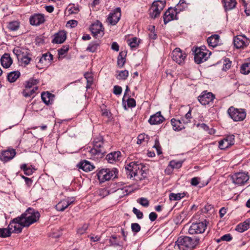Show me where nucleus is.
<instances>
[{
  "label": "nucleus",
  "instance_id": "nucleus-26",
  "mask_svg": "<svg viewBox=\"0 0 250 250\" xmlns=\"http://www.w3.org/2000/svg\"><path fill=\"white\" fill-rule=\"evenodd\" d=\"M14 149L4 151L1 155V159L3 161L6 162L12 159L15 155Z\"/></svg>",
  "mask_w": 250,
  "mask_h": 250
},
{
  "label": "nucleus",
  "instance_id": "nucleus-22",
  "mask_svg": "<svg viewBox=\"0 0 250 250\" xmlns=\"http://www.w3.org/2000/svg\"><path fill=\"white\" fill-rule=\"evenodd\" d=\"M0 62L4 68H7L11 65L13 61L9 54L5 53L0 58Z\"/></svg>",
  "mask_w": 250,
  "mask_h": 250
},
{
  "label": "nucleus",
  "instance_id": "nucleus-50",
  "mask_svg": "<svg viewBox=\"0 0 250 250\" xmlns=\"http://www.w3.org/2000/svg\"><path fill=\"white\" fill-rule=\"evenodd\" d=\"M191 110H189L188 113L185 115V117L182 118V121L184 124H188L190 122L191 119Z\"/></svg>",
  "mask_w": 250,
  "mask_h": 250
},
{
  "label": "nucleus",
  "instance_id": "nucleus-63",
  "mask_svg": "<svg viewBox=\"0 0 250 250\" xmlns=\"http://www.w3.org/2000/svg\"><path fill=\"white\" fill-rule=\"evenodd\" d=\"M229 145L228 143H225L222 144L221 143V140L219 142V147L221 149H224L225 148H227L229 147Z\"/></svg>",
  "mask_w": 250,
  "mask_h": 250
},
{
  "label": "nucleus",
  "instance_id": "nucleus-38",
  "mask_svg": "<svg viewBox=\"0 0 250 250\" xmlns=\"http://www.w3.org/2000/svg\"><path fill=\"white\" fill-rule=\"evenodd\" d=\"M187 8V5L186 3L185 0H180L175 9L178 13H180L181 11L184 10Z\"/></svg>",
  "mask_w": 250,
  "mask_h": 250
},
{
  "label": "nucleus",
  "instance_id": "nucleus-21",
  "mask_svg": "<svg viewBox=\"0 0 250 250\" xmlns=\"http://www.w3.org/2000/svg\"><path fill=\"white\" fill-rule=\"evenodd\" d=\"M66 39V32L64 30L59 31L54 35L52 42L53 43H62Z\"/></svg>",
  "mask_w": 250,
  "mask_h": 250
},
{
  "label": "nucleus",
  "instance_id": "nucleus-37",
  "mask_svg": "<svg viewBox=\"0 0 250 250\" xmlns=\"http://www.w3.org/2000/svg\"><path fill=\"white\" fill-rule=\"evenodd\" d=\"M38 83L37 79H29L25 82L24 88L32 89L34 87H37L36 84Z\"/></svg>",
  "mask_w": 250,
  "mask_h": 250
},
{
  "label": "nucleus",
  "instance_id": "nucleus-4",
  "mask_svg": "<svg viewBox=\"0 0 250 250\" xmlns=\"http://www.w3.org/2000/svg\"><path fill=\"white\" fill-rule=\"evenodd\" d=\"M22 221L26 227H29L32 224L37 222L40 217V213L35 209L29 208L21 214Z\"/></svg>",
  "mask_w": 250,
  "mask_h": 250
},
{
  "label": "nucleus",
  "instance_id": "nucleus-57",
  "mask_svg": "<svg viewBox=\"0 0 250 250\" xmlns=\"http://www.w3.org/2000/svg\"><path fill=\"white\" fill-rule=\"evenodd\" d=\"M232 239V236L230 234H226L222 236L220 239H218L217 241L219 242L221 240L225 241H230Z\"/></svg>",
  "mask_w": 250,
  "mask_h": 250
},
{
  "label": "nucleus",
  "instance_id": "nucleus-9",
  "mask_svg": "<svg viewBox=\"0 0 250 250\" xmlns=\"http://www.w3.org/2000/svg\"><path fill=\"white\" fill-rule=\"evenodd\" d=\"M208 222L205 220L202 222L192 223L188 228V233L190 234L203 233L207 229Z\"/></svg>",
  "mask_w": 250,
  "mask_h": 250
},
{
  "label": "nucleus",
  "instance_id": "nucleus-51",
  "mask_svg": "<svg viewBox=\"0 0 250 250\" xmlns=\"http://www.w3.org/2000/svg\"><path fill=\"white\" fill-rule=\"evenodd\" d=\"M154 26H150L149 30L150 31L149 33V37L151 40H155L157 38V35L154 31Z\"/></svg>",
  "mask_w": 250,
  "mask_h": 250
},
{
  "label": "nucleus",
  "instance_id": "nucleus-16",
  "mask_svg": "<svg viewBox=\"0 0 250 250\" xmlns=\"http://www.w3.org/2000/svg\"><path fill=\"white\" fill-rule=\"evenodd\" d=\"M179 13L175 8H169L164 15V22L167 24L171 21L177 20V15Z\"/></svg>",
  "mask_w": 250,
  "mask_h": 250
},
{
  "label": "nucleus",
  "instance_id": "nucleus-11",
  "mask_svg": "<svg viewBox=\"0 0 250 250\" xmlns=\"http://www.w3.org/2000/svg\"><path fill=\"white\" fill-rule=\"evenodd\" d=\"M233 183L237 186L244 185L249 179L248 173L241 172L236 173L231 176Z\"/></svg>",
  "mask_w": 250,
  "mask_h": 250
},
{
  "label": "nucleus",
  "instance_id": "nucleus-45",
  "mask_svg": "<svg viewBox=\"0 0 250 250\" xmlns=\"http://www.w3.org/2000/svg\"><path fill=\"white\" fill-rule=\"evenodd\" d=\"M241 73L243 74H248L250 73V62L244 63L241 67Z\"/></svg>",
  "mask_w": 250,
  "mask_h": 250
},
{
  "label": "nucleus",
  "instance_id": "nucleus-32",
  "mask_svg": "<svg viewBox=\"0 0 250 250\" xmlns=\"http://www.w3.org/2000/svg\"><path fill=\"white\" fill-rule=\"evenodd\" d=\"M224 3V6L226 10H230L233 9L236 5L235 0H222Z\"/></svg>",
  "mask_w": 250,
  "mask_h": 250
},
{
  "label": "nucleus",
  "instance_id": "nucleus-23",
  "mask_svg": "<svg viewBox=\"0 0 250 250\" xmlns=\"http://www.w3.org/2000/svg\"><path fill=\"white\" fill-rule=\"evenodd\" d=\"M121 152L120 151H114L111 152L106 157V159L109 163H114L120 160Z\"/></svg>",
  "mask_w": 250,
  "mask_h": 250
},
{
  "label": "nucleus",
  "instance_id": "nucleus-35",
  "mask_svg": "<svg viewBox=\"0 0 250 250\" xmlns=\"http://www.w3.org/2000/svg\"><path fill=\"white\" fill-rule=\"evenodd\" d=\"M186 196L185 192L182 193H171L169 195V200L171 201H177L180 200L182 198H184Z\"/></svg>",
  "mask_w": 250,
  "mask_h": 250
},
{
  "label": "nucleus",
  "instance_id": "nucleus-17",
  "mask_svg": "<svg viewBox=\"0 0 250 250\" xmlns=\"http://www.w3.org/2000/svg\"><path fill=\"white\" fill-rule=\"evenodd\" d=\"M29 21L32 25L39 26L44 22V15L40 13L34 14L30 17Z\"/></svg>",
  "mask_w": 250,
  "mask_h": 250
},
{
  "label": "nucleus",
  "instance_id": "nucleus-12",
  "mask_svg": "<svg viewBox=\"0 0 250 250\" xmlns=\"http://www.w3.org/2000/svg\"><path fill=\"white\" fill-rule=\"evenodd\" d=\"M194 53V61L198 64L207 61L210 55V52L208 53V51L203 50L201 48H196Z\"/></svg>",
  "mask_w": 250,
  "mask_h": 250
},
{
  "label": "nucleus",
  "instance_id": "nucleus-59",
  "mask_svg": "<svg viewBox=\"0 0 250 250\" xmlns=\"http://www.w3.org/2000/svg\"><path fill=\"white\" fill-rule=\"evenodd\" d=\"M154 147L156 149L158 154L162 153L161 148L158 139H156L155 141V145L154 146Z\"/></svg>",
  "mask_w": 250,
  "mask_h": 250
},
{
  "label": "nucleus",
  "instance_id": "nucleus-56",
  "mask_svg": "<svg viewBox=\"0 0 250 250\" xmlns=\"http://www.w3.org/2000/svg\"><path fill=\"white\" fill-rule=\"evenodd\" d=\"M69 47L68 45H64L58 50V54L60 55H63L68 51Z\"/></svg>",
  "mask_w": 250,
  "mask_h": 250
},
{
  "label": "nucleus",
  "instance_id": "nucleus-27",
  "mask_svg": "<svg viewBox=\"0 0 250 250\" xmlns=\"http://www.w3.org/2000/svg\"><path fill=\"white\" fill-rule=\"evenodd\" d=\"M207 42L210 46L215 47L220 44V37L218 35H213L208 38Z\"/></svg>",
  "mask_w": 250,
  "mask_h": 250
},
{
  "label": "nucleus",
  "instance_id": "nucleus-36",
  "mask_svg": "<svg viewBox=\"0 0 250 250\" xmlns=\"http://www.w3.org/2000/svg\"><path fill=\"white\" fill-rule=\"evenodd\" d=\"M127 42L131 48L135 49L139 45V40L136 37H133L128 39Z\"/></svg>",
  "mask_w": 250,
  "mask_h": 250
},
{
  "label": "nucleus",
  "instance_id": "nucleus-14",
  "mask_svg": "<svg viewBox=\"0 0 250 250\" xmlns=\"http://www.w3.org/2000/svg\"><path fill=\"white\" fill-rule=\"evenodd\" d=\"M90 30L94 37H102L104 35V28L102 23L97 21L93 23L90 27Z\"/></svg>",
  "mask_w": 250,
  "mask_h": 250
},
{
  "label": "nucleus",
  "instance_id": "nucleus-39",
  "mask_svg": "<svg viewBox=\"0 0 250 250\" xmlns=\"http://www.w3.org/2000/svg\"><path fill=\"white\" fill-rule=\"evenodd\" d=\"M19 27L20 23L16 21L9 22L7 25V28L10 31H16Z\"/></svg>",
  "mask_w": 250,
  "mask_h": 250
},
{
  "label": "nucleus",
  "instance_id": "nucleus-43",
  "mask_svg": "<svg viewBox=\"0 0 250 250\" xmlns=\"http://www.w3.org/2000/svg\"><path fill=\"white\" fill-rule=\"evenodd\" d=\"M67 10L68 14H77L79 11L78 6L74 4H69L67 8Z\"/></svg>",
  "mask_w": 250,
  "mask_h": 250
},
{
  "label": "nucleus",
  "instance_id": "nucleus-10",
  "mask_svg": "<svg viewBox=\"0 0 250 250\" xmlns=\"http://www.w3.org/2000/svg\"><path fill=\"white\" fill-rule=\"evenodd\" d=\"M187 54L179 48H176L172 52V59L177 63L183 65L185 64Z\"/></svg>",
  "mask_w": 250,
  "mask_h": 250
},
{
  "label": "nucleus",
  "instance_id": "nucleus-49",
  "mask_svg": "<svg viewBox=\"0 0 250 250\" xmlns=\"http://www.w3.org/2000/svg\"><path fill=\"white\" fill-rule=\"evenodd\" d=\"M137 203L144 207H147L149 205V202L146 198H139L137 200Z\"/></svg>",
  "mask_w": 250,
  "mask_h": 250
},
{
  "label": "nucleus",
  "instance_id": "nucleus-8",
  "mask_svg": "<svg viewBox=\"0 0 250 250\" xmlns=\"http://www.w3.org/2000/svg\"><path fill=\"white\" fill-rule=\"evenodd\" d=\"M228 113L235 122L243 121L246 117V112L242 108L238 109L231 106L228 109Z\"/></svg>",
  "mask_w": 250,
  "mask_h": 250
},
{
  "label": "nucleus",
  "instance_id": "nucleus-19",
  "mask_svg": "<svg viewBox=\"0 0 250 250\" xmlns=\"http://www.w3.org/2000/svg\"><path fill=\"white\" fill-rule=\"evenodd\" d=\"M165 119L162 115L160 111L156 112L155 114L150 116L148 122L151 125H159L162 124Z\"/></svg>",
  "mask_w": 250,
  "mask_h": 250
},
{
  "label": "nucleus",
  "instance_id": "nucleus-34",
  "mask_svg": "<svg viewBox=\"0 0 250 250\" xmlns=\"http://www.w3.org/2000/svg\"><path fill=\"white\" fill-rule=\"evenodd\" d=\"M53 59V56L51 54L45 53L42 55L40 58L38 63L37 64L38 67H40V63H43L47 62H49Z\"/></svg>",
  "mask_w": 250,
  "mask_h": 250
},
{
  "label": "nucleus",
  "instance_id": "nucleus-40",
  "mask_svg": "<svg viewBox=\"0 0 250 250\" xmlns=\"http://www.w3.org/2000/svg\"><path fill=\"white\" fill-rule=\"evenodd\" d=\"M126 56V53L124 52H121L119 53V55L118 57V64L119 66L122 67L124 65L125 62V57Z\"/></svg>",
  "mask_w": 250,
  "mask_h": 250
},
{
  "label": "nucleus",
  "instance_id": "nucleus-5",
  "mask_svg": "<svg viewBox=\"0 0 250 250\" xmlns=\"http://www.w3.org/2000/svg\"><path fill=\"white\" fill-rule=\"evenodd\" d=\"M118 171L116 168H106L100 170L97 175L100 182L103 183L116 177Z\"/></svg>",
  "mask_w": 250,
  "mask_h": 250
},
{
  "label": "nucleus",
  "instance_id": "nucleus-28",
  "mask_svg": "<svg viewBox=\"0 0 250 250\" xmlns=\"http://www.w3.org/2000/svg\"><path fill=\"white\" fill-rule=\"evenodd\" d=\"M171 123L173 130L175 131H179L185 128L184 123L182 121V120H176L173 118L171 120Z\"/></svg>",
  "mask_w": 250,
  "mask_h": 250
},
{
  "label": "nucleus",
  "instance_id": "nucleus-2",
  "mask_svg": "<svg viewBox=\"0 0 250 250\" xmlns=\"http://www.w3.org/2000/svg\"><path fill=\"white\" fill-rule=\"evenodd\" d=\"M105 153L103 137L99 135L93 139V147L88 150V156L91 159L98 160L103 158Z\"/></svg>",
  "mask_w": 250,
  "mask_h": 250
},
{
  "label": "nucleus",
  "instance_id": "nucleus-44",
  "mask_svg": "<svg viewBox=\"0 0 250 250\" xmlns=\"http://www.w3.org/2000/svg\"><path fill=\"white\" fill-rule=\"evenodd\" d=\"M99 46V43L97 42H92L89 43L86 50L90 52H95Z\"/></svg>",
  "mask_w": 250,
  "mask_h": 250
},
{
  "label": "nucleus",
  "instance_id": "nucleus-7",
  "mask_svg": "<svg viewBox=\"0 0 250 250\" xmlns=\"http://www.w3.org/2000/svg\"><path fill=\"white\" fill-rule=\"evenodd\" d=\"M165 5V0H160L154 1L149 10L150 17L153 19L159 17Z\"/></svg>",
  "mask_w": 250,
  "mask_h": 250
},
{
  "label": "nucleus",
  "instance_id": "nucleus-55",
  "mask_svg": "<svg viewBox=\"0 0 250 250\" xmlns=\"http://www.w3.org/2000/svg\"><path fill=\"white\" fill-rule=\"evenodd\" d=\"M231 65V62L229 61L228 59H226L224 60L223 70L226 71L229 69Z\"/></svg>",
  "mask_w": 250,
  "mask_h": 250
},
{
  "label": "nucleus",
  "instance_id": "nucleus-15",
  "mask_svg": "<svg viewBox=\"0 0 250 250\" xmlns=\"http://www.w3.org/2000/svg\"><path fill=\"white\" fill-rule=\"evenodd\" d=\"M121 17V9L120 8H117L112 13L109 14L107 19V21L111 25H115L120 20Z\"/></svg>",
  "mask_w": 250,
  "mask_h": 250
},
{
  "label": "nucleus",
  "instance_id": "nucleus-46",
  "mask_svg": "<svg viewBox=\"0 0 250 250\" xmlns=\"http://www.w3.org/2000/svg\"><path fill=\"white\" fill-rule=\"evenodd\" d=\"M19 57V58L18 59H20L21 65L24 66H25L26 65H28L31 60V58L27 56H22L21 57Z\"/></svg>",
  "mask_w": 250,
  "mask_h": 250
},
{
  "label": "nucleus",
  "instance_id": "nucleus-53",
  "mask_svg": "<svg viewBox=\"0 0 250 250\" xmlns=\"http://www.w3.org/2000/svg\"><path fill=\"white\" fill-rule=\"evenodd\" d=\"M131 229L133 232L137 233L141 230V226L137 223H132L131 225Z\"/></svg>",
  "mask_w": 250,
  "mask_h": 250
},
{
  "label": "nucleus",
  "instance_id": "nucleus-48",
  "mask_svg": "<svg viewBox=\"0 0 250 250\" xmlns=\"http://www.w3.org/2000/svg\"><path fill=\"white\" fill-rule=\"evenodd\" d=\"M10 236V231L7 228H0V237L5 238Z\"/></svg>",
  "mask_w": 250,
  "mask_h": 250
},
{
  "label": "nucleus",
  "instance_id": "nucleus-41",
  "mask_svg": "<svg viewBox=\"0 0 250 250\" xmlns=\"http://www.w3.org/2000/svg\"><path fill=\"white\" fill-rule=\"evenodd\" d=\"M234 136L233 135H229L227 136L225 138L221 140V143H228L229 146H231L234 144Z\"/></svg>",
  "mask_w": 250,
  "mask_h": 250
},
{
  "label": "nucleus",
  "instance_id": "nucleus-64",
  "mask_svg": "<svg viewBox=\"0 0 250 250\" xmlns=\"http://www.w3.org/2000/svg\"><path fill=\"white\" fill-rule=\"evenodd\" d=\"M157 218V214L154 212H151L149 214V219L151 221H154Z\"/></svg>",
  "mask_w": 250,
  "mask_h": 250
},
{
  "label": "nucleus",
  "instance_id": "nucleus-54",
  "mask_svg": "<svg viewBox=\"0 0 250 250\" xmlns=\"http://www.w3.org/2000/svg\"><path fill=\"white\" fill-rule=\"evenodd\" d=\"M88 225L86 224H83L82 226L80 227L77 230L78 233L80 234H83L84 233L88 228Z\"/></svg>",
  "mask_w": 250,
  "mask_h": 250
},
{
  "label": "nucleus",
  "instance_id": "nucleus-62",
  "mask_svg": "<svg viewBox=\"0 0 250 250\" xmlns=\"http://www.w3.org/2000/svg\"><path fill=\"white\" fill-rule=\"evenodd\" d=\"M200 178L198 177H193L191 179V184L192 186H196L199 183Z\"/></svg>",
  "mask_w": 250,
  "mask_h": 250
},
{
  "label": "nucleus",
  "instance_id": "nucleus-13",
  "mask_svg": "<svg viewBox=\"0 0 250 250\" xmlns=\"http://www.w3.org/2000/svg\"><path fill=\"white\" fill-rule=\"evenodd\" d=\"M198 101L202 105H207L212 103L215 99V95L211 92L204 91L198 96Z\"/></svg>",
  "mask_w": 250,
  "mask_h": 250
},
{
  "label": "nucleus",
  "instance_id": "nucleus-58",
  "mask_svg": "<svg viewBox=\"0 0 250 250\" xmlns=\"http://www.w3.org/2000/svg\"><path fill=\"white\" fill-rule=\"evenodd\" d=\"M132 211L136 215L138 219H142L143 218V214L139 209H137L135 208H133V209H132Z\"/></svg>",
  "mask_w": 250,
  "mask_h": 250
},
{
  "label": "nucleus",
  "instance_id": "nucleus-6",
  "mask_svg": "<svg viewBox=\"0 0 250 250\" xmlns=\"http://www.w3.org/2000/svg\"><path fill=\"white\" fill-rule=\"evenodd\" d=\"M26 227L21 216L12 220L8 226V229L12 233H20L22 231L23 228Z\"/></svg>",
  "mask_w": 250,
  "mask_h": 250
},
{
  "label": "nucleus",
  "instance_id": "nucleus-33",
  "mask_svg": "<svg viewBox=\"0 0 250 250\" xmlns=\"http://www.w3.org/2000/svg\"><path fill=\"white\" fill-rule=\"evenodd\" d=\"M20 167L24 171V174L28 176L31 175L36 170L32 166H28L26 164H22Z\"/></svg>",
  "mask_w": 250,
  "mask_h": 250
},
{
  "label": "nucleus",
  "instance_id": "nucleus-30",
  "mask_svg": "<svg viewBox=\"0 0 250 250\" xmlns=\"http://www.w3.org/2000/svg\"><path fill=\"white\" fill-rule=\"evenodd\" d=\"M149 140V137L148 135L145 133H141L137 137V144L144 145L148 143Z\"/></svg>",
  "mask_w": 250,
  "mask_h": 250
},
{
  "label": "nucleus",
  "instance_id": "nucleus-3",
  "mask_svg": "<svg viewBox=\"0 0 250 250\" xmlns=\"http://www.w3.org/2000/svg\"><path fill=\"white\" fill-rule=\"evenodd\" d=\"M200 243L199 237L191 238L188 236L180 237L176 242L175 248L179 250H192Z\"/></svg>",
  "mask_w": 250,
  "mask_h": 250
},
{
  "label": "nucleus",
  "instance_id": "nucleus-24",
  "mask_svg": "<svg viewBox=\"0 0 250 250\" xmlns=\"http://www.w3.org/2000/svg\"><path fill=\"white\" fill-rule=\"evenodd\" d=\"M250 227V218L247 219L244 222L238 225L235 230L239 232H243L248 230Z\"/></svg>",
  "mask_w": 250,
  "mask_h": 250
},
{
  "label": "nucleus",
  "instance_id": "nucleus-61",
  "mask_svg": "<svg viewBox=\"0 0 250 250\" xmlns=\"http://www.w3.org/2000/svg\"><path fill=\"white\" fill-rule=\"evenodd\" d=\"M122 91V88L121 86H119L118 85H115L114 87V93L115 95H120L121 94Z\"/></svg>",
  "mask_w": 250,
  "mask_h": 250
},
{
  "label": "nucleus",
  "instance_id": "nucleus-31",
  "mask_svg": "<svg viewBox=\"0 0 250 250\" xmlns=\"http://www.w3.org/2000/svg\"><path fill=\"white\" fill-rule=\"evenodd\" d=\"M38 87H34L32 89L24 88L22 92L23 96L25 98L34 97V94L38 90Z\"/></svg>",
  "mask_w": 250,
  "mask_h": 250
},
{
  "label": "nucleus",
  "instance_id": "nucleus-20",
  "mask_svg": "<svg viewBox=\"0 0 250 250\" xmlns=\"http://www.w3.org/2000/svg\"><path fill=\"white\" fill-rule=\"evenodd\" d=\"M74 202V199L73 198L61 200L56 205V209L58 211H62L69 206L72 204Z\"/></svg>",
  "mask_w": 250,
  "mask_h": 250
},
{
  "label": "nucleus",
  "instance_id": "nucleus-25",
  "mask_svg": "<svg viewBox=\"0 0 250 250\" xmlns=\"http://www.w3.org/2000/svg\"><path fill=\"white\" fill-rule=\"evenodd\" d=\"M41 97L42 101L48 105L53 103L54 95L48 92H44L42 93Z\"/></svg>",
  "mask_w": 250,
  "mask_h": 250
},
{
  "label": "nucleus",
  "instance_id": "nucleus-29",
  "mask_svg": "<svg viewBox=\"0 0 250 250\" xmlns=\"http://www.w3.org/2000/svg\"><path fill=\"white\" fill-rule=\"evenodd\" d=\"M93 165L91 164L89 161L84 160L82 162L80 165V168L83 171L88 172L92 170L94 168Z\"/></svg>",
  "mask_w": 250,
  "mask_h": 250
},
{
  "label": "nucleus",
  "instance_id": "nucleus-18",
  "mask_svg": "<svg viewBox=\"0 0 250 250\" xmlns=\"http://www.w3.org/2000/svg\"><path fill=\"white\" fill-rule=\"evenodd\" d=\"M233 43L236 48H241L246 46L249 43V41L245 36L239 35L234 38Z\"/></svg>",
  "mask_w": 250,
  "mask_h": 250
},
{
  "label": "nucleus",
  "instance_id": "nucleus-52",
  "mask_svg": "<svg viewBox=\"0 0 250 250\" xmlns=\"http://www.w3.org/2000/svg\"><path fill=\"white\" fill-rule=\"evenodd\" d=\"M20 72L18 71H14L9 73L7 75V78H19Z\"/></svg>",
  "mask_w": 250,
  "mask_h": 250
},
{
  "label": "nucleus",
  "instance_id": "nucleus-42",
  "mask_svg": "<svg viewBox=\"0 0 250 250\" xmlns=\"http://www.w3.org/2000/svg\"><path fill=\"white\" fill-rule=\"evenodd\" d=\"M123 105L125 109H127V108L134 107L136 106V101L133 98H129L127 100V106L124 102Z\"/></svg>",
  "mask_w": 250,
  "mask_h": 250
},
{
  "label": "nucleus",
  "instance_id": "nucleus-47",
  "mask_svg": "<svg viewBox=\"0 0 250 250\" xmlns=\"http://www.w3.org/2000/svg\"><path fill=\"white\" fill-rule=\"evenodd\" d=\"M183 164L182 161L172 160L169 162V166L172 168H179L182 167Z\"/></svg>",
  "mask_w": 250,
  "mask_h": 250
},
{
  "label": "nucleus",
  "instance_id": "nucleus-1",
  "mask_svg": "<svg viewBox=\"0 0 250 250\" xmlns=\"http://www.w3.org/2000/svg\"><path fill=\"white\" fill-rule=\"evenodd\" d=\"M144 165L138 162H131L125 167L126 173L130 178L135 177L136 180H142L146 176Z\"/></svg>",
  "mask_w": 250,
  "mask_h": 250
},
{
  "label": "nucleus",
  "instance_id": "nucleus-60",
  "mask_svg": "<svg viewBox=\"0 0 250 250\" xmlns=\"http://www.w3.org/2000/svg\"><path fill=\"white\" fill-rule=\"evenodd\" d=\"M128 76V72L127 70H123L119 73L118 76L120 78H126Z\"/></svg>",
  "mask_w": 250,
  "mask_h": 250
}]
</instances>
